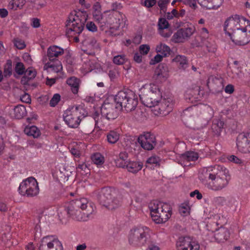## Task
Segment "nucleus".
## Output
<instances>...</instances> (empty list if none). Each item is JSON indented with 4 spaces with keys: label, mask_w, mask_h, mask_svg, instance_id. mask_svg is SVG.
<instances>
[{
    "label": "nucleus",
    "mask_w": 250,
    "mask_h": 250,
    "mask_svg": "<svg viewBox=\"0 0 250 250\" xmlns=\"http://www.w3.org/2000/svg\"><path fill=\"white\" fill-rule=\"evenodd\" d=\"M86 28L89 31H91L93 32L97 31V26L92 21L87 22V23L86 24Z\"/></svg>",
    "instance_id": "864d4df0"
},
{
    "label": "nucleus",
    "mask_w": 250,
    "mask_h": 250,
    "mask_svg": "<svg viewBox=\"0 0 250 250\" xmlns=\"http://www.w3.org/2000/svg\"><path fill=\"white\" fill-rule=\"evenodd\" d=\"M84 111L82 108L76 107L74 111L67 112L63 117L65 123L68 125L87 124L92 118L90 116L84 115Z\"/></svg>",
    "instance_id": "9b49d317"
},
{
    "label": "nucleus",
    "mask_w": 250,
    "mask_h": 250,
    "mask_svg": "<svg viewBox=\"0 0 250 250\" xmlns=\"http://www.w3.org/2000/svg\"><path fill=\"white\" fill-rule=\"evenodd\" d=\"M12 73V61L10 60L7 61L6 63L4 65L3 75L5 77H10Z\"/></svg>",
    "instance_id": "c9c22d12"
},
{
    "label": "nucleus",
    "mask_w": 250,
    "mask_h": 250,
    "mask_svg": "<svg viewBox=\"0 0 250 250\" xmlns=\"http://www.w3.org/2000/svg\"><path fill=\"white\" fill-rule=\"evenodd\" d=\"M100 28L102 30H104L106 29L109 28V24L107 22V19H103L102 21L98 22Z\"/></svg>",
    "instance_id": "603ef678"
},
{
    "label": "nucleus",
    "mask_w": 250,
    "mask_h": 250,
    "mask_svg": "<svg viewBox=\"0 0 250 250\" xmlns=\"http://www.w3.org/2000/svg\"><path fill=\"white\" fill-rule=\"evenodd\" d=\"M160 161L161 159L159 157L156 155H154L147 159L146 164L157 166V165H159Z\"/></svg>",
    "instance_id": "ea45409f"
},
{
    "label": "nucleus",
    "mask_w": 250,
    "mask_h": 250,
    "mask_svg": "<svg viewBox=\"0 0 250 250\" xmlns=\"http://www.w3.org/2000/svg\"><path fill=\"white\" fill-rule=\"evenodd\" d=\"M163 57H164V56H162L161 54H157L154 57V58L151 60L150 63L151 64H154L156 63H158L162 61Z\"/></svg>",
    "instance_id": "bf43d9fd"
},
{
    "label": "nucleus",
    "mask_w": 250,
    "mask_h": 250,
    "mask_svg": "<svg viewBox=\"0 0 250 250\" xmlns=\"http://www.w3.org/2000/svg\"><path fill=\"white\" fill-rule=\"evenodd\" d=\"M77 170L79 172H81L82 171H83L85 172V173H87L88 172L86 171L89 170V169L88 168V166L87 164H86L85 163H79L77 165L76 167Z\"/></svg>",
    "instance_id": "49530a36"
},
{
    "label": "nucleus",
    "mask_w": 250,
    "mask_h": 250,
    "mask_svg": "<svg viewBox=\"0 0 250 250\" xmlns=\"http://www.w3.org/2000/svg\"><path fill=\"white\" fill-rule=\"evenodd\" d=\"M223 129V127H221V126H211V130L213 132V135L217 136H218L221 134Z\"/></svg>",
    "instance_id": "3c124183"
},
{
    "label": "nucleus",
    "mask_w": 250,
    "mask_h": 250,
    "mask_svg": "<svg viewBox=\"0 0 250 250\" xmlns=\"http://www.w3.org/2000/svg\"><path fill=\"white\" fill-rule=\"evenodd\" d=\"M207 188L212 191H220L229 183V170L221 165H214L206 168Z\"/></svg>",
    "instance_id": "f03ea898"
},
{
    "label": "nucleus",
    "mask_w": 250,
    "mask_h": 250,
    "mask_svg": "<svg viewBox=\"0 0 250 250\" xmlns=\"http://www.w3.org/2000/svg\"><path fill=\"white\" fill-rule=\"evenodd\" d=\"M165 30H162L159 31L160 34L162 36H163L165 38L169 37L171 36L172 32L169 30H168V29H165Z\"/></svg>",
    "instance_id": "69168bd1"
},
{
    "label": "nucleus",
    "mask_w": 250,
    "mask_h": 250,
    "mask_svg": "<svg viewBox=\"0 0 250 250\" xmlns=\"http://www.w3.org/2000/svg\"><path fill=\"white\" fill-rule=\"evenodd\" d=\"M174 102L173 98L169 97L162 99L159 104L155 106L152 110L155 115L166 116L168 115L173 109Z\"/></svg>",
    "instance_id": "2eb2a0df"
},
{
    "label": "nucleus",
    "mask_w": 250,
    "mask_h": 250,
    "mask_svg": "<svg viewBox=\"0 0 250 250\" xmlns=\"http://www.w3.org/2000/svg\"><path fill=\"white\" fill-rule=\"evenodd\" d=\"M179 250H199V243L189 236L180 237L176 243Z\"/></svg>",
    "instance_id": "dca6fc26"
},
{
    "label": "nucleus",
    "mask_w": 250,
    "mask_h": 250,
    "mask_svg": "<svg viewBox=\"0 0 250 250\" xmlns=\"http://www.w3.org/2000/svg\"><path fill=\"white\" fill-rule=\"evenodd\" d=\"M40 188L36 179L30 177L23 180L19 187V193L22 196L33 197L38 195Z\"/></svg>",
    "instance_id": "f8f14e48"
},
{
    "label": "nucleus",
    "mask_w": 250,
    "mask_h": 250,
    "mask_svg": "<svg viewBox=\"0 0 250 250\" xmlns=\"http://www.w3.org/2000/svg\"><path fill=\"white\" fill-rule=\"evenodd\" d=\"M143 165V163L140 161H129L125 168L130 172L136 173L142 169Z\"/></svg>",
    "instance_id": "393cba45"
},
{
    "label": "nucleus",
    "mask_w": 250,
    "mask_h": 250,
    "mask_svg": "<svg viewBox=\"0 0 250 250\" xmlns=\"http://www.w3.org/2000/svg\"><path fill=\"white\" fill-rule=\"evenodd\" d=\"M168 76V68L166 64L161 63L156 68L153 79L158 82L162 81L167 78Z\"/></svg>",
    "instance_id": "5701e85b"
},
{
    "label": "nucleus",
    "mask_w": 250,
    "mask_h": 250,
    "mask_svg": "<svg viewBox=\"0 0 250 250\" xmlns=\"http://www.w3.org/2000/svg\"><path fill=\"white\" fill-rule=\"evenodd\" d=\"M215 84H221V80L216 77L211 76L208 78L207 85L208 86L213 87Z\"/></svg>",
    "instance_id": "58836bf2"
},
{
    "label": "nucleus",
    "mask_w": 250,
    "mask_h": 250,
    "mask_svg": "<svg viewBox=\"0 0 250 250\" xmlns=\"http://www.w3.org/2000/svg\"><path fill=\"white\" fill-rule=\"evenodd\" d=\"M114 101L120 109L124 108L127 112L134 110L138 103L137 95L129 90L118 92L114 97Z\"/></svg>",
    "instance_id": "423d86ee"
},
{
    "label": "nucleus",
    "mask_w": 250,
    "mask_h": 250,
    "mask_svg": "<svg viewBox=\"0 0 250 250\" xmlns=\"http://www.w3.org/2000/svg\"><path fill=\"white\" fill-rule=\"evenodd\" d=\"M149 46L146 44H143L140 46V51L141 54H147L149 52Z\"/></svg>",
    "instance_id": "13d9d810"
},
{
    "label": "nucleus",
    "mask_w": 250,
    "mask_h": 250,
    "mask_svg": "<svg viewBox=\"0 0 250 250\" xmlns=\"http://www.w3.org/2000/svg\"><path fill=\"white\" fill-rule=\"evenodd\" d=\"M150 229L146 226L140 225L132 228L129 231L128 240L132 246L141 247L150 242Z\"/></svg>",
    "instance_id": "20e7f679"
},
{
    "label": "nucleus",
    "mask_w": 250,
    "mask_h": 250,
    "mask_svg": "<svg viewBox=\"0 0 250 250\" xmlns=\"http://www.w3.org/2000/svg\"><path fill=\"white\" fill-rule=\"evenodd\" d=\"M158 25L159 27V31L167 29L169 27L168 21L165 18H160L159 20Z\"/></svg>",
    "instance_id": "4c0bfd02"
},
{
    "label": "nucleus",
    "mask_w": 250,
    "mask_h": 250,
    "mask_svg": "<svg viewBox=\"0 0 250 250\" xmlns=\"http://www.w3.org/2000/svg\"><path fill=\"white\" fill-rule=\"evenodd\" d=\"M67 83L71 87L72 92L76 94L78 92L79 88V80L75 77H71L68 79Z\"/></svg>",
    "instance_id": "c756f323"
},
{
    "label": "nucleus",
    "mask_w": 250,
    "mask_h": 250,
    "mask_svg": "<svg viewBox=\"0 0 250 250\" xmlns=\"http://www.w3.org/2000/svg\"><path fill=\"white\" fill-rule=\"evenodd\" d=\"M21 101L25 103H29L31 102L30 95L27 93H24L21 96Z\"/></svg>",
    "instance_id": "0e129e2a"
},
{
    "label": "nucleus",
    "mask_w": 250,
    "mask_h": 250,
    "mask_svg": "<svg viewBox=\"0 0 250 250\" xmlns=\"http://www.w3.org/2000/svg\"><path fill=\"white\" fill-rule=\"evenodd\" d=\"M81 145L84 146V144L81 142L78 144L77 142H74L71 146H69L71 153L76 158H79L81 155Z\"/></svg>",
    "instance_id": "7c9ffc66"
},
{
    "label": "nucleus",
    "mask_w": 250,
    "mask_h": 250,
    "mask_svg": "<svg viewBox=\"0 0 250 250\" xmlns=\"http://www.w3.org/2000/svg\"><path fill=\"white\" fill-rule=\"evenodd\" d=\"M31 25L34 28H38L40 26V20L38 18L32 19Z\"/></svg>",
    "instance_id": "774afa93"
},
{
    "label": "nucleus",
    "mask_w": 250,
    "mask_h": 250,
    "mask_svg": "<svg viewBox=\"0 0 250 250\" xmlns=\"http://www.w3.org/2000/svg\"><path fill=\"white\" fill-rule=\"evenodd\" d=\"M24 74L26 77L30 80H32L36 77V71L33 68H29L25 71Z\"/></svg>",
    "instance_id": "a18cd8bd"
},
{
    "label": "nucleus",
    "mask_w": 250,
    "mask_h": 250,
    "mask_svg": "<svg viewBox=\"0 0 250 250\" xmlns=\"http://www.w3.org/2000/svg\"><path fill=\"white\" fill-rule=\"evenodd\" d=\"M114 192L109 187L102 188L99 194L98 199L100 203L108 209H113L121 205V198L119 197H113Z\"/></svg>",
    "instance_id": "6e6552de"
},
{
    "label": "nucleus",
    "mask_w": 250,
    "mask_h": 250,
    "mask_svg": "<svg viewBox=\"0 0 250 250\" xmlns=\"http://www.w3.org/2000/svg\"><path fill=\"white\" fill-rule=\"evenodd\" d=\"M198 158L199 155L197 152L187 151L181 156L180 164L184 167L189 166L190 162H195Z\"/></svg>",
    "instance_id": "b1692460"
},
{
    "label": "nucleus",
    "mask_w": 250,
    "mask_h": 250,
    "mask_svg": "<svg viewBox=\"0 0 250 250\" xmlns=\"http://www.w3.org/2000/svg\"><path fill=\"white\" fill-rule=\"evenodd\" d=\"M157 52L160 53L164 57L169 55L170 51V48L166 44L161 43L156 48Z\"/></svg>",
    "instance_id": "f704fd0d"
},
{
    "label": "nucleus",
    "mask_w": 250,
    "mask_h": 250,
    "mask_svg": "<svg viewBox=\"0 0 250 250\" xmlns=\"http://www.w3.org/2000/svg\"><path fill=\"white\" fill-rule=\"evenodd\" d=\"M146 119V114L143 109L138 108L134 114L131 117L130 120L135 122L141 123Z\"/></svg>",
    "instance_id": "bb28decb"
},
{
    "label": "nucleus",
    "mask_w": 250,
    "mask_h": 250,
    "mask_svg": "<svg viewBox=\"0 0 250 250\" xmlns=\"http://www.w3.org/2000/svg\"><path fill=\"white\" fill-rule=\"evenodd\" d=\"M118 107H119L118 104L115 105L114 103L105 102L101 107L102 115L105 116L106 119H114L117 117L118 112L117 109Z\"/></svg>",
    "instance_id": "4be33fe9"
},
{
    "label": "nucleus",
    "mask_w": 250,
    "mask_h": 250,
    "mask_svg": "<svg viewBox=\"0 0 250 250\" xmlns=\"http://www.w3.org/2000/svg\"><path fill=\"white\" fill-rule=\"evenodd\" d=\"M229 161L233 162L237 164H240L242 163V160L235 155H230L228 157Z\"/></svg>",
    "instance_id": "680f3d73"
},
{
    "label": "nucleus",
    "mask_w": 250,
    "mask_h": 250,
    "mask_svg": "<svg viewBox=\"0 0 250 250\" xmlns=\"http://www.w3.org/2000/svg\"><path fill=\"white\" fill-rule=\"evenodd\" d=\"M15 70L16 72L20 75L23 74L25 71L24 64L21 62H18L16 64Z\"/></svg>",
    "instance_id": "a19ab883"
},
{
    "label": "nucleus",
    "mask_w": 250,
    "mask_h": 250,
    "mask_svg": "<svg viewBox=\"0 0 250 250\" xmlns=\"http://www.w3.org/2000/svg\"><path fill=\"white\" fill-rule=\"evenodd\" d=\"M24 133L28 136L37 138L41 135V131L37 126H25Z\"/></svg>",
    "instance_id": "c85d7f7f"
},
{
    "label": "nucleus",
    "mask_w": 250,
    "mask_h": 250,
    "mask_svg": "<svg viewBox=\"0 0 250 250\" xmlns=\"http://www.w3.org/2000/svg\"><path fill=\"white\" fill-rule=\"evenodd\" d=\"M139 96L142 103L150 108L157 105L162 98L159 87L155 84H150V89L142 92Z\"/></svg>",
    "instance_id": "9d476101"
},
{
    "label": "nucleus",
    "mask_w": 250,
    "mask_h": 250,
    "mask_svg": "<svg viewBox=\"0 0 250 250\" xmlns=\"http://www.w3.org/2000/svg\"><path fill=\"white\" fill-rule=\"evenodd\" d=\"M25 3V0H11L8 6L10 9L16 10L18 8H22Z\"/></svg>",
    "instance_id": "473e14b6"
},
{
    "label": "nucleus",
    "mask_w": 250,
    "mask_h": 250,
    "mask_svg": "<svg viewBox=\"0 0 250 250\" xmlns=\"http://www.w3.org/2000/svg\"><path fill=\"white\" fill-rule=\"evenodd\" d=\"M64 53V50L56 45L50 46L47 52V56L49 62L46 63L44 66V69L51 68L55 72H59L62 69V66L61 61L58 58Z\"/></svg>",
    "instance_id": "1a4fd4ad"
},
{
    "label": "nucleus",
    "mask_w": 250,
    "mask_h": 250,
    "mask_svg": "<svg viewBox=\"0 0 250 250\" xmlns=\"http://www.w3.org/2000/svg\"><path fill=\"white\" fill-rule=\"evenodd\" d=\"M14 45L19 49H22L25 47V44L22 40L17 38L13 40Z\"/></svg>",
    "instance_id": "79ce46f5"
},
{
    "label": "nucleus",
    "mask_w": 250,
    "mask_h": 250,
    "mask_svg": "<svg viewBox=\"0 0 250 250\" xmlns=\"http://www.w3.org/2000/svg\"><path fill=\"white\" fill-rule=\"evenodd\" d=\"M119 138V134L115 131H111L107 136L108 142L111 144L115 143Z\"/></svg>",
    "instance_id": "e433bc0d"
},
{
    "label": "nucleus",
    "mask_w": 250,
    "mask_h": 250,
    "mask_svg": "<svg viewBox=\"0 0 250 250\" xmlns=\"http://www.w3.org/2000/svg\"><path fill=\"white\" fill-rule=\"evenodd\" d=\"M236 146L242 153H250V132L239 133L236 138Z\"/></svg>",
    "instance_id": "f3484780"
},
{
    "label": "nucleus",
    "mask_w": 250,
    "mask_h": 250,
    "mask_svg": "<svg viewBox=\"0 0 250 250\" xmlns=\"http://www.w3.org/2000/svg\"><path fill=\"white\" fill-rule=\"evenodd\" d=\"M106 118L103 117L102 115H100L97 112L95 113L93 119L95 121V125H98V124H101L103 123V120H104Z\"/></svg>",
    "instance_id": "09e8293b"
},
{
    "label": "nucleus",
    "mask_w": 250,
    "mask_h": 250,
    "mask_svg": "<svg viewBox=\"0 0 250 250\" xmlns=\"http://www.w3.org/2000/svg\"><path fill=\"white\" fill-rule=\"evenodd\" d=\"M125 55H117L114 57L113 62L117 65H121L125 62Z\"/></svg>",
    "instance_id": "37998d69"
},
{
    "label": "nucleus",
    "mask_w": 250,
    "mask_h": 250,
    "mask_svg": "<svg viewBox=\"0 0 250 250\" xmlns=\"http://www.w3.org/2000/svg\"><path fill=\"white\" fill-rule=\"evenodd\" d=\"M45 6V2L41 1V0L34 3L33 7L35 9L38 10Z\"/></svg>",
    "instance_id": "e2e57ef3"
},
{
    "label": "nucleus",
    "mask_w": 250,
    "mask_h": 250,
    "mask_svg": "<svg viewBox=\"0 0 250 250\" xmlns=\"http://www.w3.org/2000/svg\"><path fill=\"white\" fill-rule=\"evenodd\" d=\"M95 210L94 204L86 198H80L65 202L57 208L60 221L69 217L78 221H86L92 217Z\"/></svg>",
    "instance_id": "f257e3e1"
},
{
    "label": "nucleus",
    "mask_w": 250,
    "mask_h": 250,
    "mask_svg": "<svg viewBox=\"0 0 250 250\" xmlns=\"http://www.w3.org/2000/svg\"><path fill=\"white\" fill-rule=\"evenodd\" d=\"M93 16L94 19L98 22L104 19L102 14L100 11L96 10L93 13Z\"/></svg>",
    "instance_id": "4d7b16f0"
},
{
    "label": "nucleus",
    "mask_w": 250,
    "mask_h": 250,
    "mask_svg": "<svg viewBox=\"0 0 250 250\" xmlns=\"http://www.w3.org/2000/svg\"><path fill=\"white\" fill-rule=\"evenodd\" d=\"M92 162L98 167H101L104 162V157L101 153L97 152L91 157Z\"/></svg>",
    "instance_id": "2f4dec72"
},
{
    "label": "nucleus",
    "mask_w": 250,
    "mask_h": 250,
    "mask_svg": "<svg viewBox=\"0 0 250 250\" xmlns=\"http://www.w3.org/2000/svg\"><path fill=\"white\" fill-rule=\"evenodd\" d=\"M228 34L235 44L245 45L250 42V24L248 27L242 26V27L233 32H228Z\"/></svg>",
    "instance_id": "ddd939ff"
},
{
    "label": "nucleus",
    "mask_w": 250,
    "mask_h": 250,
    "mask_svg": "<svg viewBox=\"0 0 250 250\" xmlns=\"http://www.w3.org/2000/svg\"><path fill=\"white\" fill-rule=\"evenodd\" d=\"M169 1L167 0H159L158 4L161 10L165 13L167 10V5Z\"/></svg>",
    "instance_id": "8fccbe9b"
},
{
    "label": "nucleus",
    "mask_w": 250,
    "mask_h": 250,
    "mask_svg": "<svg viewBox=\"0 0 250 250\" xmlns=\"http://www.w3.org/2000/svg\"><path fill=\"white\" fill-rule=\"evenodd\" d=\"M123 21V15L119 11L113 10L109 15L107 22L109 24L110 30L109 32L111 36H113L112 30H118L121 25V21ZM115 34L114 35H116Z\"/></svg>",
    "instance_id": "412c9836"
},
{
    "label": "nucleus",
    "mask_w": 250,
    "mask_h": 250,
    "mask_svg": "<svg viewBox=\"0 0 250 250\" xmlns=\"http://www.w3.org/2000/svg\"><path fill=\"white\" fill-rule=\"evenodd\" d=\"M86 41L88 44L93 48H97L99 46L97 41L94 38H89Z\"/></svg>",
    "instance_id": "5fc2aeb1"
},
{
    "label": "nucleus",
    "mask_w": 250,
    "mask_h": 250,
    "mask_svg": "<svg viewBox=\"0 0 250 250\" xmlns=\"http://www.w3.org/2000/svg\"><path fill=\"white\" fill-rule=\"evenodd\" d=\"M189 207L188 206H182L179 208V212L181 215L186 216L189 213Z\"/></svg>",
    "instance_id": "052dcab7"
},
{
    "label": "nucleus",
    "mask_w": 250,
    "mask_h": 250,
    "mask_svg": "<svg viewBox=\"0 0 250 250\" xmlns=\"http://www.w3.org/2000/svg\"><path fill=\"white\" fill-rule=\"evenodd\" d=\"M75 14H71L66 21V33L71 36L82 33L84 24L87 20L88 15L85 11H75Z\"/></svg>",
    "instance_id": "39448f33"
},
{
    "label": "nucleus",
    "mask_w": 250,
    "mask_h": 250,
    "mask_svg": "<svg viewBox=\"0 0 250 250\" xmlns=\"http://www.w3.org/2000/svg\"><path fill=\"white\" fill-rule=\"evenodd\" d=\"M172 61L179 63L180 66L183 69H185L187 67V60L185 56L177 55L172 60Z\"/></svg>",
    "instance_id": "72a5a7b5"
},
{
    "label": "nucleus",
    "mask_w": 250,
    "mask_h": 250,
    "mask_svg": "<svg viewBox=\"0 0 250 250\" xmlns=\"http://www.w3.org/2000/svg\"><path fill=\"white\" fill-rule=\"evenodd\" d=\"M244 19H241L238 15L231 16L228 18L225 21L224 26V31L227 34L229 31H232V32L239 29L242 27L243 23L246 22Z\"/></svg>",
    "instance_id": "a211bd4d"
},
{
    "label": "nucleus",
    "mask_w": 250,
    "mask_h": 250,
    "mask_svg": "<svg viewBox=\"0 0 250 250\" xmlns=\"http://www.w3.org/2000/svg\"><path fill=\"white\" fill-rule=\"evenodd\" d=\"M148 208L152 219L156 224L166 222L172 215V208L167 203L153 200L149 203Z\"/></svg>",
    "instance_id": "7ed1b4c3"
},
{
    "label": "nucleus",
    "mask_w": 250,
    "mask_h": 250,
    "mask_svg": "<svg viewBox=\"0 0 250 250\" xmlns=\"http://www.w3.org/2000/svg\"><path fill=\"white\" fill-rule=\"evenodd\" d=\"M146 245H148V247L146 250H160L158 245L155 242L152 241L150 239V242Z\"/></svg>",
    "instance_id": "6e6d98bb"
},
{
    "label": "nucleus",
    "mask_w": 250,
    "mask_h": 250,
    "mask_svg": "<svg viewBox=\"0 0 250 250\" xmlns=\"http://www.w3.org/2000/svg\"><path fill=\"white\" fill-rule=\"evenodd\" d=\"M195 31L194 27L182 28L177 30L172 36V40L174 42H183L193 34Z\"/></svg>",
    "instance_id": "aec40b11"
},
{
    "label": "nucleus",
    "mask_w": 250,
    "mask_h": 250,
    "mask_svg": "<svg viewBox=\"0 0 250 250\" xmlns=\"http://www.w3.org/2000/svg\"><path fill=\"white\" fill-rule=\"evenodd\" d=\"M185 3L193 9L197 7L196 0H186Z\"/></svg>",
    "instance_id": "338daca9"
},
{
    "label": "nucleus",
    "mask_w": 250,
    "mask_h": 250,
    "mask_svg": "<svg viewBox=\"0 0 250 250\" xmlns=\"http://www.w3.org/2000/svg\"><path fill=\"white\" fill-rule=\"evenodd\" d=\"M213 220L215 221L212 224H207V228L209 231L212 232V233L218 229V232L213 234L214 240L218 243L227 240L229 236L228 231L226 229L222 228V226L227 222L226 218L220 214H217L213 216Z\"/></svg>",
    "instance_id": "0eeeda50"
},
{
    "label": "nucleus",
    "mask_w": 250,
    "mask_h": 250,
    "mask_svg": "<svg viewBox=\"0 0 250 250\" xmlns=\"http://www.w3.org/2000/svg\"><path fill=\"white\" fill-rule=\"evenodd\" d=\"M128 154L125 151L121 152L118 157L115 160V163L116 166L122 167L125 168V166L129 162L128 161Z\"/></svg>",
    "instance_id": "a878e982"
},
{
    "label": "nucleus",
    "mask_w": 250,
    "mask_h": 250,
    "mask_svg": "<svg viewBox=\"0 0 250 250\" xmlns=\"http://www.w3.org/2000/svg\"><path fill=\"white\" fill-rule=\"evenodd\" d=\"M141 146L145 150H150L154 148L156 145L154 135L150 132H146L140 135L138 139Z\"/></svg>",
    "instance_id": "6ab92c4d"
},
{
    "label": "nucleus",
    "mask_w": 250,
    "mask_h": 250,
    "mask_svg": "<svg viewBox=\"0 0 250 250\" xmlns=\"http://www.w3.org/2000/svg\"><path fill=\"white\" fill-rule=\"evenodd\" d=\"M39 250H63V247L59 240L54 236H46L42 239Z\"/></svg>",
    "instance_id": "4468645a"
},
{
    "label": "nucleus",
    "mask_w": 250,
    "mask_h": 250,
    "mask_svg": "<svg viewBox=\"0 0 250 250\" xmlns=\"http://www.w3.org/2000/svg\"><path fill=\"white\" fill-rule=\"evenodd\" d=\"M11 235L9 233H3L0 239L2 242L4 243V244L9 246L11 241Z\"/></svg>",
    "instance_id": "de8ad7c7"
},
{
    "label": "nucleus",
    "mask_w": 250,
    "mask_h": 250,
    "mask_svg": "<svg viewBox=\"0 0 250 250\" xmlns=\"http://www.w3.org/2000/svg\"><path fill=\"white\" fill-rule=\"evenodd\" d=\"M61 100V96L59 94H55L50 101L49 104L51 107L55 106Z\"/></svg>",
    "instance_id": "c03bdc74"
},
{
    "label": "nucleus",
    "mask_w": 250,
    "mask_h": 250,
    "mask_svg": "<svg viewBox=\"0 0 250 250\" xmlns=\"http://www.w3.org/2000/svg\"><path fill=\"white\" fill-rule=\"evenodd\" d=\"M26 114L25 106L22 105H18L13 109V117L15 119H21Z\"/></svg>",
    "instance_id": "cd10ccee"
}]
</instances>
